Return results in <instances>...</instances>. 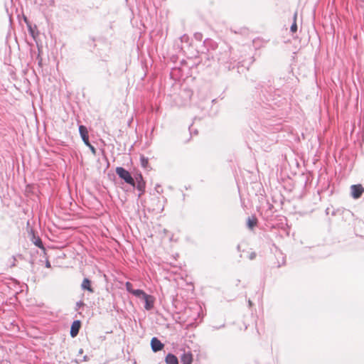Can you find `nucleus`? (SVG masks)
<instances>
[{
    "instance_id": "a211bd4d",
    "label": "nucleus",
    "mask_w": 364,
    "mask_h": 364,
    "mask_svg": "<svg viewBox=\"0 0 364 364\" xmlns=\"http://www.w3.org/2000/svg\"><path fill=\"white\" fill-rule=\"evenodd\" d=\"M91 150L92 153L93 154H96V149L90 143V145H87Z\"/></svg>"
},
{
    "instance_id": "f03ea898",
    "label": "nucleus",
    "mask_w": 364,
    "mask_h": 364,
    "mask_svg": "<svg viewBox=\"0 0 364 364\" xmlns=\"http://www.w3.org/2000/svg\"><path fill=\"white\" fill-rule=\"evenodd\" d=\"M181 364H192L193 355L191 351L184 352L180 357Z\"/></svg>"
},
{
    "instance_id": "0eeeda50",
    "label": "nucleus",
    "mask_w": 364,
    "mask_h": 364,
    "mask_svg": "<svg viewBox=\"0 0 364 364\" xmlns=\"http://www.w3.org/2000/svg\"><path fill=\"white\" fill-rule=\"evenodd\" d=\"M151 346L153 351L157 352L164 348V344L156 338H153L151 341Z\"/></svg>"
},
{
    "instance_id": "7ed1b4c3",
    "label": "nucleus",
    "mask_w": 364,
    "mask_h": 364,
    "mask_svg": "<svg viewBox=\"0 0 364 364\" xmlns=\"http://www.w3.org/2000/svg\"><path fill=\"white\" fill-rule=\"evenodd\" d=\"M135 181L136 182V188L141 192L139 196H141V194L144 193L145 191L146 183L144 181L142 176L141 174H139L135 177L134 181Z\"/></svg>"
},
{
    "instance_id": "dca6fc26",
    "label": "nucleus",
    "mask_w": 364,
    "mask_h": 364,
    "mask_svg": "<svg viewBox=\"0 0 364 364\" xmlns=\"http://www.w3.org/2000/svg\"><path fill=\"white\" fill-rule=\"evenodd\" d=\"M126 288H127V291L130 293H132V291L134 290L132 289V284L130 282L126 283Z\"/></svg>"
},
{
    "instance_id": "f8f14e48",
    "label": "nucleus",
    "mask_w": 364,
    "mask_h": 364,
    "mask_svg": "<svg viewBox=\"0 0 364 364\" xmlns=\"http://www.w3.org/2000/svg\"><path fill=\"white\" fill-rule=\"evenodd\" d=\"M296 18H297V13L296 12L294 16V23L291 26V31L292 33H295L297 31V25H296Z\"/></svg>"
},
{
    "instance_id": "39448f33",
    "label": "nucleus",
    "mask_w": 364,
    "mask_h": 364,
    "mask_svg": "<svg viewBox=\"0 0 364 364\" xmlns=\"http://www.w3.org/2000/svg\"><path fill=\"white\" fill-rule=\"evenodd\" d=\"M81 327V322L79 320L74 321L70 328V336L73 338L77 336Z\"/></svg>"
},
{
    "instance_id": "f257e3e1",
    "label": "nucleus",
    "mask_w": 364,
    "mask_h": 364,
    "mask_svg": "<svg viewBox=\"0 0 364 364\" xmlns=\"http://www.w3.org/2000/svg\"><path fill=\"white\" fill-rule=\"evenodd\" d=\"M116 173L119 176V178L123 179L126 183L130 184L132 186H135L134 179L132 178L128 171L122 167H117L116 168Z\"/></svg>"
},
{
    "instance_id": "9d476101",
    "label": "nucleus",
    "mask_w": 364,
    "mask_h": 364,
    "mask_svg": "<svg viewBox=\"0 0 364 364\" xmlns=\"http://www.w3.org/2000/svg\"><path fill=\"white\" fill-rule=\"evenodd\" d=\"M257 223L258 220L255 216L250 217L247 220V227L251 230H252L255 226H257Z\"/></svg>"
},
{
    "instance_id": "f3484780",
    "label": "nucleus",
    "mask_w": 364,
    "mask_h": 364,
    "mask_svg": "<svg viewBox=\"0 0 364 364\" xmlns=\"http://www.w3.org/2000/svg\"><path fill=\"white\" fill-rule=\"evenodd\" d=\"M256 256H257V255H256L255 252H251L247 255V257L249 259L252 260L256 258Z\"/></svg>"
},
{
    "instance_id": "1a4fd4ad",
    "label": "nucleus",
    "mask_w": 364,
    "mask_h": 364,
    "mask_svg": "<svg viewBox=\"0 0 364 364\" xmlns=\"http://www.w3.org/2000/svg\"><path fill=\"white\" fill-rule=\"evenodd\" d=\"M165 362L166 364H178V360L177 357L172 353H168L166 355L165 358Z\"/></svg>"
},
{
    "instance_id": "ddd939ff",
    "label": "nucleus",
    "mask_w": 364,
    "mask_h": 364,
    "mask_svg": "<svg viewBox=\"0 0 364 364\" xmlns=\"http://www.w3.org/2000/svg\"><path fill=\"white\" fill-rule=\"evenodd\" d=\"M135 296L140 297V295H142V299H144V296H146V293L141 289H134L132 293Z\"/></svg>"
},
{
    "instance_id": "423d86ee",
    "label": "nucleus",
    "mask_w": 364,
    "mask_h": 364,
    "mask_svg": "<svg viewBox=\"0 0 364 364\" xmlns=\"http://www.w3.org/2000/svg\"><path fill=\"white\" fill-rule=\"evenodd\" d=\"M79 132L84 143L86 145H90L89 135L87 128L83 125H80L79 127Z\"/></svg>"
},
{
    "instance_id": "20e7f679",
    "label": "nucleus",
    "mask_w": 364,
    "mask_h": 364,
    "mask_svg": "<svg viewBox=\"0 0 364 364\" xmlns=\"http://www.w3.org/2000/svg\"><path fill=\"white\" fill-rule=\"evenodd\" d=\"M351 192H352V196L355 199L359 198L363 192H364V189L363 188L361 185H353L351 186Z\"/></svg>"
},
{
    "instance_id": "6ab92c4d",
    "label": "nucleus",
    "mask_w": 364,
    "mask_h": 364,
    "mask_svg": "<svg viewBox=\"0 0 364 364\" xmlns=\"http://www.w3.org/2000/svg\"><path fill=\"white\" fill-rule=\"evenodd\" d=\"M46 267H48V268H50V262H49L48 261L46 262Z\"/></svg>"
},
{
    "instance_id": "2eb2a0df",
    "label": "nucleus",
    "mask_w": 364,
    "mask_h": 364,
    "mask_svg": "<svg viewBox=\"0 0 364 364\" xmlns=\"http://www.w3.org/2000/svg\"><path fill=\"white\" fill-rule=\"evenodd\" d=\"M34 243L37 247L40 248H43L42 241L40 238H38Z\"/></svg>"
},
{
    "instance_id": "9b49d317",
    "label": "nucleus",
    "mask_w": 364,
    "mask_h": 364,
    "mask_svg": "<svg viewBox=\"0 0 364 364\" xmlns=\"http://www.w3.org/2000/svg\"><path fill=\"white\" fill-rule=\"evenodd\" d=\"M81 287L83 289L87 290L91 293L93 292V289L91 287V282L87 278L83 279Z\"/></svg>"
},
{
    "instance_id": "6e6552de",
    "label": "nucleus",
    "mask_w": 364,
    "mask_h": 364,
    "mask_svg": "<svg viewBox=\"0 0 364 364\" xmlns=\"http://www.w3.org/2000/svg\"><path fill=\"white\" fill-rule=\"evenodd\" d=\"M143 299L145 301L144 308L146 310H150V309H151L154 307L155 299H154V297L153 296L149 295V294H146V296H144Z\"/></svg>"
},
{
    "instance_id": "4468645a",
    "label": "nucleus",
    "mask_w": 364,
    "mask_h": 364,
    "mask_svg": "<svg viewBox=\"0 0 364 364\" xmlns=\"http://www.w3.org/2000/svg\"><path fill=\"white\" fill-rule=\"evenodd\" d=\"M140 161H141V165L144 168H147L148 167V166H149V159L147 158L144 157V156H141V159H140Z\"/></svg>"
}]
</instances>
